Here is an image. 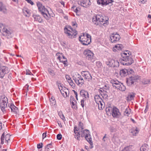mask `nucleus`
Instances as JSON below:
<instances>
[{
  "instance_id": "f257e3e1",
  "label": "nucleus",
  "mask_w": 151,
  "mask_h": 151,
  "mask_svg": "<svg viewBox=\"0 0 151 151\" xmlns=\"http://www.w3.org/2000/svg\"><path fill=\"white\" fill-rule=\"evenodd\" d=\"M109 18L105 16L97 14L93 17V22L96 25L103 27L106 26L109 24Z\"/></svg>"
},
{
  "instance_id": "f03ea898",
  "label": "nucleus",
  "mask_w": 151,
  "mask_h": 151,
  "mask_svg": "<svg viewBox=\"0 0 151 151\" xmlns=\"http://www.w3.org/2000/svg\"><path fill=\"white\" fill-rule=\"evenodd\" d=\"M64 32L69 38H73L76 37L77 32L71 27L67 26L64 28Z\"/></svg>"
},
{
  "instance_id": "7ed1b4c3",
  "label": "nucleus",
  "mask_w": 151,
  "mask_h": 151,
  "mask_svg": "<svg viewBox=\"0 0 151 151\" xmlns=\"http://www.w3.org/2000/svg\"><path fill=\"white\" fill-rule=\"evenodd\" d=\"M37 6L38 7L39 11L43 16V17L47 20H49L50 17L48 16L47 14H49L48 10L45 8L42 4L40 2L37 3Z\"/></svg>"
},
{
  "instance_id": "20e7f679",
  "label": "nucleus",
  "mask_w": 151,
  "mask_h": 151,
  "mask_svg": "<svg viewBox=\"0 0 151 151\" xmlns=\"http://www.w3.org/2000/svg\"><path fill=\"white\" fill-rule=\"evenodd\" d=\"M128 53L129 55L124 56L123 58L119 60L121 64L124 65H131L133 63L134 60L132 57L129 56L130 54L128 52Z\"/></svg>"
},
{
  "instance_id": "39448f33",
  "label": "nucleus",
  "mask_w": 151,
  "mask_h": 151,
  "mask_svg": "<svg viewBox=\"0 0 151 151\" xmlns=\"http://www.w3.org/2000/svg\"><path fill=\"white\" fill-rule=\"evenodd\" d=\"M79 40L84 45H88L91 42V36L90 35L87 33L86 36L84 35L79 37Z\"/></svg>"
},
{
  "instance_id": "423d86ee",
  "label": "nucleus",
  "mask_w": 151,
  "mask_h": 151,
  "mask_svg": "<svg viewBox=\"0 0 151 151\" xmlns=\"http://www.w3.org/2000/svg\"><path fill=\"white\" fill-rule=\"evenodd\" d=\"M81 132H82V133L85 135V139L86 140L90 145L91 147H90V148H93V143L89 131L86 129L84 130L83 129H81Z\"/></svg>"
},
{
  "instance_id": "0eeeda50",
  "label": "nucleus",
  "mask_w": 151,
  "mask_h": 151,
  "mask_svg": "<svg viewBox=\"0 0 151 151\" xmlns=\"http://www.w3.org/2000/svg\"><path fill=\"white\" fill-rule=\"evenodd\" d=\"M111 83L112 84L113 86L117 89L122 91H124L126 89L125 86L118 81L111 80Z\"/></svg>"
},
{
  "instance_id": "6e6552de",
  "label": "nucleus",
  "mask_w": 151,
  "mask_h": 151,
  "mask_svg": "<svg viewBox=\"0 0 151 151\" xmlns=\"http://www.w3.org/2000/svg\"><path fill=\"white\" fill-rule=\"evenodd\" d=\"M0 99V106L3 112L5 111V109L7 107L8 101L7 98L5 96H2Z\"/></svg>"
},
{
  "instance_id": "1a4fd4ad",
  "label": "nucleus",
  "mask_w": 151,
  "mask_h": 151,
  "mask_svg": "<svg viewBox=\"0 0 151 151\" xmlns=\"http://www.w3.org/2000/svg\"><path fill=\"white\" fill-rule=\"evenodd\" d=\"M73 80L80 87H81L84 83V80L81 76L79 74L78 75L77 77L73 78Z\"/></svg>"
},
{
  "instance_id": "9d476101",
  "label": "nucleus",
  "mask_w": 151,
  "mask_h": 151,
  "mask_svg": "<svg viewBox=\"0 0 151 151\" xmlns=\"http://www.w3.org/2000/svg\"><path fill=\"white\" fill-rule=\"evenodd\" d=\"M134 73H132V74L129 76V78H128L127 81V84L129 86H131L134 85V82L137 80L138 77L135 76L134 75Z\"/></svg>"
},
{
  "instance_id": "9b49d317",
  "label": "nucleus",
  "mask_w": 151,
  "mask_h": 151,
  "mask_svg": "<svg viewBox=\"0 0 151 151\" xmlns=\"http://www.w3.org/2000/svg\"><path fill=\"white\" fill-rule=\"evenodd\" d=\"M9 72L8 68L5 66H3L0 68V78H3L5 75Z\"/></svg>"
},
{
  "instance_id": "f8f14e48",
  "label": "nucleus",
  "mask_w": 151,
  "mask_h": 151,
  "mask_svg": "<svg viewBox=\"0 0 151 151\" xmlns=\"http://www.w3.org/2000/svg\"><path fill=\"white\" fill-rule=\"evenodd\" d=\"M110 38L111 42L116 43L119 41L120 38V37L119 34L114 33L111 34Z\"/></svg>"
},
{
  "instance_id": "ddd939ff",
  "label": "nucleus",
  "mask_w": 151,
  "mask_h": 151,
  "mask_svg": "<svg viewBox=\"0 0 151 151\" xmlns=\"http://www.w3.org/2000/svg\"><path fill=\"white\" fill-rule=\"evenodd\" d=\"M81 75L84 78L88 81H91L92 79V77L90 73L87 71H83L81 73Z\"/></svg>"
},
{
  "instance_id": "4468645a",
  "label": "nucleus",
  "mask_w": 151,
  "mask_h": 151,
  "mask_svg": "<svg viewBox=\"0 0 151 151\" xmlns=\"http://www.w3.org/2000/svg\"><path fill=\"white\" fill-rule=\"evenodd\" d=\"M132 73H134V72L132 70H128L126 69H123L120 71V74L121 76L124 77L128 74L129 75H130Z\"/></svg>"
},
{
  "instance_id": "2eb2a0df",
  "label": "nucleus",
  "mask_w": 151,
  "mask_h": 151,
  "mask_svg": "<svg viewBox=\"0 0 151 151\" xmlns=\"http://www.w3.org/2000/svg\"><path fill=\"white\" fill-rule=\"evenodd\" d=\"M83 54L86 58L88 60H91L93 58L94 54L93 52L88 50H86L84 51Z\"/></svg>"
},
{
  "instance_id": "dca6fc26",
  "label": "nucleus",
  "mask_w": 151,
  "mask_h": 151,
  "mask_svg": "<svg viewBox=\"0 0 151 151\" xmlns=\"http://www.w3.org/2000/svg\"><path fill=\"white\" fill-rule=\"evenodd\" d=\"M112 115L113 117L116 118H119L121 115V113L119 109L116 107H114L113 108Z\"/></svg>"
},
{
  "instance_id": "f3484780",
  "label": "nucleus",
  "mask_w": 151,
  "mask_h": 151,
  "mask_svg": "<svg viewBox=\"0 0 151 151\" xmlns=\"http://www.w3.org/2000/svg\"><path fill=\"white\" fill-rule=\"evenodd\" d=\"M90 3L89 0H79L78 1V4L84 7H87L89 6Z\"/></svg>"
},
{
  "instance_id": "a211bd4d",
  "label": "nucleus",
  "mask_w": 151,
  "mask_h": 151,
  "mask_svg": "<svg viewBox=\"0 0 151 151\" xmlns=\"http://www.w3.org/2000/svg\"><path fill=\"white\" fill-rule=\"evenodd\" d=\"M97 3L99 5H101L102 6H105L113 2L112 0H97Z\"/></svg>"
},
{
  "instance_id": "6ab92c4d",
  "label": "nucleus",
  "mask_w": 151,
  "mask_h": 151,
  "mask_svg": "<svg viewBox=\"0 0 151 151\" xmlns=\"http://www.w3.org/2000/svg\"><path fill=\"white\" fill-rule=\"evenodd\" d=\"M71 9L76 13L77 15L79 16L81 15V8L80 6H73L71 7Z\"/></svg>"
},
{
  "instance_id": "aec40b11",
  "label": "nucleus",
  "mask_w": 151,
  "mask_h": 151,
  "mask_svg": "<svg viewBox=\"0 0 151 151\" xmlns=\"http://www.w3.org/2000/svg\"><path fill=\"white\" fill-rule=\"evenodd\" d=\"M70 101L72 105V108L75 109H77V102L73 96H70Z\"/></svg>"
},
{
  "instance_id": "412c9836",
  "label": "nucleus",
  "mask_w": 151,
  "mask_h": 151,
  "mask_svg": "<svg viewBox=\"0 0 151 151\" xmlns=\"http://www.w3.org/2000/svg\"><path fill=\"white\" fill-rule=\"evenodd\" d=\"M8 106L11 109L12 112H13L14 114L17 113L18 111V108L13 104H8Z\"/></svg>"
},
{
  "instance_id": "4be33fe9",
  "label": "nucleus",
  "mask_w": 151,
  "mask_h": 151,
  "mask_svg": "<svg viewBox=\"0 0 151 151\" xmlns=\"http://www.w3.org/2000/svg\"><path fill=\"white\" fill-rule=\"evenodd\" d=\"M94 99L96 104L99 105V103H101V101H103L102 99L99 95H96L94 97Z\"/></svg>"
},
{
  "instance_id": "5701e85b",
  "label": "nucleus",
  "mask_w": 151,
  "mask_h": 151,
  "mask_svg": "<svg viewBox=\"0 0 151 151\" xmlns=\"http://www.w3.org/2000/svg\"><path fill=\"white\" fill-rule=\"evenodd\" d=\"M80 94L81 96L85 98L89 97V94L88 92L84 90H82L80 91Z\"/></svg>"
},
{
  "instance_id": "b1692460",
  "label": "nucleus",
  "mask_w": 151,
  "mask_h": 151,
  "mask_svg": "<svg viewBox=\"0 0 151 151\" xmlns=\"http://www.w3.org/2000/svg\"><path fill=\"white\" fill-rule=\"evenodd\" d=\"M142 83L143 85L148 86L151 83V80L149 78H145L142 81Z\"/></svg>"
},
{
  "instance_id": "393cba45",
  "label": "nucleus",
  "mask_w": 151,
  "mask_h": 151,
  "mask_svg": "<svg viewBox=\"0 0 151 151\" xmlns=\"http://www.w3.org/2000/svg\"><path fill=\"white\" fill-rule=\"evenodd\" d=\"M135 95L136 94L134 93L133 92L130 93L127 97V100L128 101H131L133 100Z\"/></svg>"
},
{
  "instance_id": "a878e982",
  "label": "nucleus",
  "mask_w": 151,
  "mask_h": 151,
  "mask_svg": "<svg viewBox=\"0 0 151 151\" xmlns=\"http://www.w3.org/2000/svg\"><path fill=\"white\" fill-rule=\"evenodd\" d=\"M114 59L110 58H108L106 59L105 61V63L109 67H111L112 65H113Z\"/></svg>"
},
{
  "instance_id": "bb28decb",
  "label": "nucleus",
  "mask_w": 151,
  "mask_h": 151,
  "mask_svg": "<svg viewBox=\"0 0 151 151\" xmlns=\"http://www.w3.org/2000/svg\"><path fill=\"white\" fill-rule=\"evenodd\" d=\"M69 91L68 89L65 88L62 91H61V93L64 97L66 98L69 95Z\"/></svg>"
},
{
  "instance_id": "cd10ccee",
  "label": "nucleus",
  "mask_w": 151,
  "mask_h": 151,
  "mask_svg": "<svg viewBox=\"0 0 151 151\" xmlns=\"http://www.w3.org/2000/svg\"><path fill=\"white\" fill-rule=\"evenodd\" d=\"M123 47L122 44H117L115 46L113 50L114 52L117 51V50H120L122 49Z\"/></svg>"
},
{
  "instance_id": "c85d7f7f",
  "label": "nucleus",
  "mask_w": 151,
  "mask_h": 151,
  "mask_svg": "<svg viewBox=\"0 0 151 151\" xmlns=\"http://www.w3.org/2000/svg\"><path fill=\"white\" fill-rule=\"evenodd\" d=\"M0 11L4 13H5L6 12V9L5 6L1 2H0Z\"/></svg>"
},
{
  "instance_id": "c756f323",
  "label": "nucleus",
  "mask_w": 151,
  "mask_h": 151,
  "mask_svg": "<svg viewBox=\"0 0 151 151\" xmlns=\"http://www.w3.org/2000/svg\"><path fill=\"white\" fill-rule=\"evenodd\" d=\"M133 147V145H130L124 147L122 151H132Z\"/></svg>"
},
{
  "instance_id": "7c9ffc66",
  "label": "nucleus",
  "mask_w": 151,
  "mask_h": 151,
  "mask_svg": "<svg viewBox=\"0 0 151 151\" xmlns=\"http://www.w3.org/2000/svg\"><path fill=\"white\" fill-rule=\"evenodd\" d=\"M130 132L133 135L135 136L139 132L137 127L133 128L131 130Z\"/></svg>"
},
{
  "instance_id": "2f4dec72",
  "label": "nucleus",
  "mask_w": 151,
  "mask_h": 151,
  "mask_svg": "<svg viewBox=\"0 0 151 151\" xmlns=\"http://www.w3.org/2000/svg\"><path fill=\"white\" fill-rule=\"evenodd\" d=\"M75 134L74 135L75 138L78 140L80 139V134L79 132H74Z\"/></svg>"
},
{
  "instance_id": "473e14b6",
  "label": "nucleus",
  "mask_w": 151,
  "mask_h": 151,
  "mask_svg": "<svg viewBox=\"0 0 151 151\" xmlns=\"http://www.w3.org/2000/svg\"><path fill=\"white\" fill-rule=\"evenodd\" d=\"M113 65H112L111 67H113L116 68L118 67L119 66V63L117 60H115L114 59V61L113 62Z\"/></svg>"
},
{
  "instance_id": "72a5a7b5",
  "label": "nucleus",
  "mask_w": 151,
  "mask_h": 151,
  "mask_svg": "<svg viewBox=\"0 0 151 151\" xmlns=\"http://www.w3.org/2000/svg\"><path fill=\"white\" fill-rule=\"evenodd\" d=\"M50 104L51 106H54L56 104V101L55 98L52 96L49 99Z\"/></svg>"
},
{
  "instance_id": "f704fd0d",
  "label": "nucleus",
  "mask_w": 151,
  "mask_h": 151,
  "mask_svg": "<svg viewBox=\"0 0 151 151\" xmlns=\"http://www.w3.org/2000/svg\"><path fill=\"white\" fill-rule=\"evenodd\" d=\"M130 109L129 108H127L125 109L124 113V114L125 116H128L130 114Z\"/></svg>"
},
{
  "instance_id": "c9c22d12",
  "label": "nucleus",
  "mask_w": 151,
  "mask_h": 151,
  "mask_svg": "<svg viewBox=\"0 0 151 151\" xmlns=\"http://www.w3.org/2000/svg\"><path fill=\"white\" fill-rule=\"evenodd\" d=\"M52 148V145L51 143L47 145L45 149V151H49L50 149Z\"/></svg>"
},
{
  "instance_id": "e433bc0d",
  "label": "nucleus",
  "mask_w": 151,
  "mask_h": 151,
  "mask_svg": "<svg viewBox=\"0 0 151 151\" xmlns=\"http://www.w3.org/2000/svg\"><path fill=\"white\" fill-rule=\"evenodd\" d=\"M106 110L107 114H111L112 113L113 108L111 107H109L106 108Z\"/></svg>"
},
{
  "instance_id": "4c0bfd02",
  "label": "nucleus",
  "mask_w": 151,
  "mask_h": 151,
  "mask_svg": "<svg viewBox=\"0 0 151 151\" xmlns=\"http://www.w3.org/2000/svg\"><path fill=\"white\" fill-rule=\"evenodd\" d=\"M101 96L103 97V98L105 99H108V96L107 94V93L106 91L105 92H104V93H101Z\"/></svg>"
},
{
  "instance_id": "58836bf2",
  "label": "nucleus",
  "mask_w": 151,
  "mask_h": 151,
  "mask_svg": "<svg viewBox=\"0 0 151 151\" xmlns=\"http://www.w3.org/2000/svg\"><path fill=\"white\" fill-rule=\"evenodd\" d=\"M34 18L35 20L39 22H42V19L39 16H36Z\"/></svg>"
},
{
  "instance_id": "ea45409f",
  "label": "nucleus",
  "mask_w": 151,
  "mask_h": 151,
  "mask_svg": "<svg viewBox=\"0 0 151 151\" xmlns=\"http://www.w3.org/2000/svg\"><path fill=\"white\" fill-rule=\"evenodd\" d=\"M10 136L8 134H7L5 136V142L7 144L8 143L9 141L10 140Z\"/></svg>"
},
{
  "instance_id": "a19ab883",
  "label": "nucleus",
  "mask_w": 151,
  "mask_h": 151,
  "mask_svg": "<svg viewBox=\"0 0 151 151\" xmlns=\"http://www.w3.org/2000/svg\"><path fill=\"white\" fill-rule=\"evenodd\" d=\"M48 71L49 73L52 76H53L55 75V74L54 73V71L52 70H51L50 69H48Z\"/></svg>"
},
{
  "instance_id": "79ce46f5",
  "label": "nucleus",
  "mask_w": 151,
  "mask_h": 151,
  "mask_svg": "<svg viewBox=\"0 0 151 151\" xmlns=\"http://www.w3.org/2000/svg\"><path fill=\"white\" fill-rule=\"evenodd\" d=\"M68 82L69 83V84L73 88H74L75 87V85L74 83L72 80H70V81H68Z\"/></svg>"
},
{
  "instance_id": "37998d69",
  "label": "nucleus",
  "mask_w": 151,
  "mask_h": 151,
  "mask_svg": "<svg viewBox=\"0 0 151 151\" xmlns=\"http://www.w3.org/2000/svg\"><path fill=\"white\" fill-rule=\"evenodd\" d=\"M146 145H145L144 146H142L140 149V151H146L147 149L145 147L146 146Z\"/></svg>"
},
{
  "instance_id": "c03bdc74",
  "label": "nucleus",
  "mask_w": 151,
  "mask_h": 151,
  "mask_svg": "<svg viewBox=\"0 0 151 151\" xmlns=\"http://www.w3.org/2000/svg\"><path fill=\"white\" fill-rule=\"evenodd\" d=\"M23 13L24 14V15H25L27 17V16H29L28 15H27L26 14V13H27L29 15V12L28 10H23Z\"/></svg>"
},
{
  "instance_id": "a18cd8bd",
  "label": "nucleus",
  "mask_w": 151,
  "mask_h": 151,
  "mask_svg": "<svg viewBox=\"0 0 151 151\" xmlns=\"http://www.w3.org/2000/svg\"><path fill=\"white\" fill-rule=\"evenodd\" d=\"M149 109V107L148 106V102H147L146 104V108L145 109L144 111V112L145 113H146L147 112V111L148 109Z\"/></svg>"
},
{
  "instance_id": "49530a36",
  "label": "nucleus",
  "mask_w": 151,
  "mask_h": 151,
  "mask_svg": "<svg viewBox=\"0 0 151 151\" xmlns=\"http://www.w3.org/2000/svg\"><path fill=\"white\" fill-rule=\"evenodd\" d=\"M43 144L42 143H40L37 145V148L38 149H40L42 147Z\"/></svg>"
},
{
  "instance_id": "de8ad7c7",
  "label": "nucleus",
  "mask_w": 151,
  "mask_h": 151,
  "mask_svg": "<svg viewBox=\"0 0 151 151\" xmlns=\"http://www.w3.org/2000/svg\"><path fill=\"white\" fill-rule=\"evenodd\" d=\"M62 138V136L60 134H58L57 135V138L58 140H61Z\"/></svg>"
},
{
  "instance_id": "09e8293b",
  "label": "nucleus",
  "mask_w": 151,
  "mask_h": 151,
  "mask_svg": "<svg viewBox=\"0 0 151 151\" xmlns=\"http://www.w3.org/2000/svg\"><path fill=\"white\" fill-rule=\"evenodd\" d=\"M26 75H33V74L30 72L29 70H26Z\"/></svg>"
},
{
  "instance_id": "8fccbe9b",
  "label": "nucleus",
  "mask_w": 151,
  "mask_h": 151,
  "mask_svg": "<svg viewBox=\"0 0 151 151\" xmlns=\"http://www.w3.org/2000/svg\"><path fill=\"white\" fill-rule=\"evenodd\" d=\"M83 124L81 122H80L79 124V127L81 128V129H83Z\"/></svg>"
},
{
  "instance_id": "3c124183",
  "label": "nucleus",
  "mask_w": 151,
  "mask_h": 151,
  "mask_svg": "<svg viewBox=\"0 0 151 151\" xmlns=\"http://www.w3.org/2000/svg\"><path fill=\"white\" fill-rule=\"evenodd\" d=\"M106 91L104 90L102 88H100L99 90V91L100 93L101 94V93H104V92H105Z\"/></svg>"
},
{
  "instance_id": "603ef678",
  "label": "nucleus",
  "mask_w": 151,
  "mask_h": 151,
  "mask_svg": "<svg viewBox=\"0 0 151 151\" xmlns=\"http://www.w3.org/2000/svg\"><path fill=\"white\" fill-rule=\"evenodd\" d=\"M84 100L83 99L81 100V105L82 106V107L83 108L84 106Z\"/></svg>"
},
{
  "instance_id": "864d4df0",
  "label": "nucleus",
  "mask_w": 151,
  "mask_h": 151,
  "mask_svg": "<svg viewBox=\"0 0 151 151\" xmlns=\"http://www.w3.org/2000/svg\"><path fill=\"white\" fill-rule=\"evenodd\" d=\"M65 78L68 81H69L71 80V78L70 76L68 75H66L65 76Z\"/></svg>"
},
{
  "instance_id": "5fc2aeb1",
  "label": "nucleus",
  "mask_w": 151,
  "mask_h": 151,
  "mask_svg": "<svg viewBox=\"0 0 151 151\" xmlns=\"http://www.w3.org/2000/svg\"><path fill=\"white\" fill-rule=\"evenodd\" d=\"M29 4H30L31 5H34V3L31 0H25Z\"/></svg>"
},
{
  "instance_id": "6e6d98bb",
  "label": "nucleus",
  "mask_w": 151,
  "mask_h": 151,
  "mask_svg": "<svg viewBox=\"0 0 151 151\" xmlns=\"http://www.w3.org/2000/svg\"><path fill=\"white\" fill-rule=\"evenodd\" d=\"M63 63L64 64L65 66H67L68 65L67 60H62V61Z\"/></svg>"
},
{
  "instance_id": "4d7b16f0",
  "label": "nucleus",
  "mask_w": 151,
  "mask_h": 151,
  "mask_svg": "<svg viewBox=\"0 0 151 151\" xmlns=\"http://www.w3.org/2000/svg\"><path fill=\"white\" fill-rule=\"evenodd\" d=\"M5 138V135L4 134V133L2 135L1 137V141L2 140L3 141H4Z\"/></svg>"
},
{
  "instance_id": "13d9d810",
  "label": "nucleus",
  "mask_w": 151,
  "mask_h": 151,
  "mask_svg": "<svg viewBox=\"0 0 151 151\" xmlns=\"http://www.w3.org/2000/svg\"><path fill=\"white\" fill-rule=\"evenodd\" d=\"M46 133L45 132L44 133L42 134V139H44V138L46 137Z\"/></svg>"
},
{
  "instance_id": "bf43d9fd",
  "label": "nucleus",
  "mask_w": 151,
  "mask_h": 151,
  "mask_svg": "<svg viewBox=\"0 0 151 151\" xmlns=\"http://www.w3.org/2000/svg\"><path fill=\"white\" fill-rule=\"evenodd\" d=\"M79 130V129L78 128H77L75 126L74 127V132L78 131Z\"/></svg>"
},
{
  "instance_id": "052dcab7",
  "label": "nucleus",
  "mask_w": 151,
  "mask_h": 151,
  "mask_svg": "<svg viewBox=\"0 0 151 151\" xmlns=\"http://www.w3.org/2000/svg\"><path fill=\"white\" fill-rule=\"evenodd\" d=\"M72 25L73 26H76V27H77V24L76 22H73L72 23Z\"/></svg>"
},
{
  "instance_id": "680f3d73",
  "label": "nucleus",
  "mask_w": 151,
  "mask_h": 151,
  "mask_svg": "<svg viewBox=\"0 0 151 151\" xmlns=\"http://www.w3.org/2000/svg\"><path fill=\"white\" fill-rule=\"evenodd\" d=\"M60 92H61V91H62L63 90V87L62 86H58Z\"/></svg>"
},
{
  "instance_id": "e2e57ef3",
  "label": "nucleus",
  "mask_w": 151,
  "mask_h": 151,
  "mask_svg": "<svg viewBox=\"0 0 151 151\" xmlns=\"http://www.w3.org/2000/svg\"><path fill=\"white\" fill-rule=\"evenodd\" d=\"M127 55H127V53L124 52L122 54V58H123V57H124V56H127Z\"/></svg>"
},
{
  "instance_id": "0e129e2a",
  "label": "nucleus",
  "mask_w": 151,
  "mask_h": 151,
  "mask_svg": "<svg viewBox=\"0 0 151 151\" xmlns=\"http://www.w3.org/2000/svg\"><path fill=\"white\" fill-rule=\"evenodd\" d=\"M59 116H60L61 119H62L63 120H64L65 119V117L63 114H62V115L61 116L59 115Z\"/></svg>"
},
{
  "instance_id": "69168bd1",
  "label": "nucleus",
  "mask_w": 151,
  "mask_h": 151,
  "mask_svg": "<svg viewBox=\"0 0 151 151\" xmlns=\"http://www.w3.org/2000/svg\"><path fill=\"white\" fill-rule=\"evenodd\" d=\"M58 12L60 13H63V10L60 9H58Z\"/></svg>"
},
{
  "instance_id": "338daca9",
  "label": "nucleus",
  "mask_w": 151,
  "mask_h": 151,
  "mask_svg": "<svg viewBox=\"0 0 151 151\" xmlns=\"http://www.w3.org/2000/svg\"><path fill=\"white\" fill-rule=\"evenodd\" d=\"M140 1L143 4L145 3L147 1V0H140Z\"/></svg>"
},
{
  "instance_id": "774afa93",
  "label": "nucleus",
  "mask_w": 151,
  "mask_h": 151,
  "mask_svg": "<svg viewBox=\"0 0 151 151\" xmlns=\"http://www.w3.org/2000/svg\"><path fill=\"white\" fill-rule=\"evenodd\" d=\"M60 3L61 4L63 5V7H65V4L64 2L63 1H60Z\"/></svg>"
}]
</instances>
